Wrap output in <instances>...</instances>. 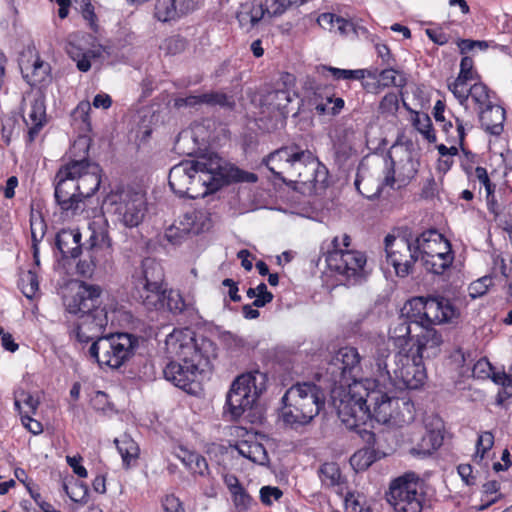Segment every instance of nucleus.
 Listing matches in <instances>:
<instances>
[{
    "instance_id": "obj_59",
    "label": "nucleus",
    "mask_w": 512,
    "mask_h": 512,
    "mask_svg": "<svg viewBox=\"0 0 512 512\" xmlns=\"http://www.w3.org/2000/svg\"><path fill=\"white\" fill-rule=\"evenodd\" d=\"M256 290V299L253 302L254 307H263L273 300V294L267 290V286L265 283H260L256 287Z\"/></svg>"
},
{
    "instance_id": "obj_5",
    "label": "nucleus",
    "mask_w": 512,
    "mask_h": 512,
    "mask_svg": "<svg viewBox=\"0 0 512 512\" xmlns=\"http://www.w3.org/2000/svg\"><path fill=\"white\" fill-rule=\"evenodd\" d=\"M281 418L291 428L304 426L317 416L325 404L322 389L312 382L292 385L282 397Z\"/></svg>"
},
{
    "instance_id": "obj_17",
    "label": "nucleus",
    "mask_w": 512,
    "mask_h": 512,
    "mask_svg": "<svg viewBox=\"0 0 512 512\" xmlns=\"http://www.w3.org/2000/svg\"><path fill=\"white\" fill-rule=\"evenodd\" d=\"M326 178V168L314 157L309 150L299 149L293 164L292 172L288 175L287 184H302L308 188H316Z\"/></svg>"
},
{
    "instance_id": "obj_64",
    "label": "nucleus",
    "mask_w": 512,
    "mask_h": 512,
    "mask_svg": "<svg viewBox=\"0 0 512 512\" xmlns=\"http://www.w3.org/2000/svg\"><path fill=\"white\" fill-rule=\"evenodd\" d=\"M458 474L461 479L467 485H475L476 484V476L473 473V468L470 464H460L457 468Z\"/></svg>"
},
{
    "instance_id": "obj_18",
    "label": "nucleus",
    "mask_w": 512,
    "mask_h": 512,
    "mask_svg": "<svg viewBox=\"0 0 512 512\" xmlns=\"http://www.w3.org/2000/svg\"><path fill=\"white\" fill-rule=\"evenodd\" d=\"M70 166H75V179L79 186L81 201L91 197L100 187L101 168L97 163L87 159L71 160Z\"/></svg>"
},
{
    "instance_id": "obj_56",
    "label": "nucleus",
    "mask_w": 512,
    "mask_h": 512,
    "mask_svg": "<svg viewBox=\"0 0 512 512\" xmlns=\"http://www.w3.org/2000/svg\"><path fill=\"white\" fill-rule=\"evenodd\" d=\"M494 444V436L490 432H484L479 435L476 443V457L482 459L487 451H489Z\"/></svg>"
},
{
    "instance_id": "obj_33",
    "label": "nucleus",
    "mask_w": 512,
    "mask_h": 512,
    "mask_svg": "<svg viewBox=\"0 0 512 512\" xmlns=\"http://www.w3.org/2000/svg\"><path fill=\"white\" fill-rule=\"evenodd\" d=\"M23 78L31 86H45L51 80L50 65L39 57L31 65L21 67Z\"/></svg>"
},
{
    "instance_id": "obj_29",
    "label": "nucleus",
    "mask_w": 512,
    "mask_h": 512,
    "mask_svg": "<svg viewBox=\"0 0 512 512\" xmlns=\"http://www.w3.org/2000/svg\"><path fill=\"white\" fill-rule=\"evenodd\" d=\"M55 244L63 258H77L81 254V233L78 229H62L56 234Z\"/></svg>"
},
{
    "instance_id": "obj_1",
    "label": "nucleus",
    "mask_w": 512,
    "mask_h": 512,
    "mask_svg": "<svg viewBox=\"0 0 512 512\" xmlns=\"http://www.w3.org/2000/svg\"><path fill=\"white\" fill-rule=\"evenodd\" d=\"M396 390L379 378L354 382L347 390L333 391L332 403L341 422L349 430L361 432L369 419L378 423L401 427L414 419V405L400 398Z\"/></svg>"
},
{
    "instance_id": "obj_25",
    "label": "nucleus",
    "mask_w": 512,
    "mask_h": 512,
    "mask_svg": "<svg viewBox=\"0 0 512 512\" xmlns=\"http://www.w3.org/2000/svg\"><path fill=\"white\" fill-rule=\"evenodd\" d=\"M89 230L91 231L89 237V249L93 253L98 251L102 252L104 258L111 256L112 252V241L109 236V224L104 217L95 218L89 224Z\"/></svg>"
},
{
    "instance_id": "obj_16",
    "label": "nucleus",
    "mask_w": 512,
    "mask_h": 512,
    "mask_svg": "<svg viewBox=\"0 0 512 512\" xmlns=\"http://www.w3.org/2000/svg\"><path fill=\"white\" fill-rule=\"evenodd\" d=\"M70 163L62 165L55 176V200L62 211L73 214L81 210L79 186L75 179V168Z\"/></svg>"
},
{
    "instance_id": "obj_2",
    "label": "nucleus",
    "mask_w": 512,
    "mask_h": 512,
    "mask_svg": "<svg viewBox=\"0 0 512 512\" xmlns=\"http://www.w3.org/2000/svg\"><path fill=\"white\" fill-rule=\"evenodd\" d=\"M225 162L216 154L182 161L169 172V186L179 196L197 198L218 190L226 177Z\"/></svg>"
},
{
    "instance_id": "obj_37",
    "label": "nucleus",
    "mask_w": 512,
    "mask_h": 512,
    "mask_svg": "<svg viewBox=\"0 0 512 512\" xmlns=\"http://www.w3.org/2000/svg\"><path fill=\"white\" fill-rule=\"evenodd\" d=\"M117 449L122 457L123 463L128 467L131 461L138 458L139 447L137 443L128 435H123L115 440Z\"/></svg>"
},
{
    "instance_id": "obj_13",
    "label": "nucleus",
    "mask_w": 512,
    "mask_h": 512,
    "mask_svg": "<svg viewBox=\"0 0 512 512\" xmlns=\"http://www.w3.org/2000/svg\"><path fill=\"white\" fill-rule=\"evenodd\" d=\"M116 221L127 228L142 223L147 212V201L142 192L132 189L121 190L108 197Z\"/></svg>"
},
{
    "instance_id": "obj_60",
    "label": "nucleus",
    "mask_w": 512,
    "mask_h": 512,
    "mask_svg": "<svg viewBox=\"0 0 512 512\" xmlns=\"http://www.w3.org/2000/svg\"><path fill=\"white\" fill-rule=\"evenodd\" d=\"M162 506L165 512H185L181 501L174 495H167L162 500Z\"/></svg>"
},
{
    "instance_id": "obj_35",
    "label": "nucleus",
    "mask_w": 512,
    "mask_h": 512,
    "mask_svg": "<svg viewBox=\"0 0 512 512\" xmlns=\"http://www.w3.org/2000/svg\"><path fill=\"white\" fill-rule=\"evenodd\" d=\"M454 260L453 252H447L436 254L433 257H423L421 258L422 265L427 272L433 273L435 275H442L444 272L450 268Z\"/></svg>"
},
{
    "instance_id": "obj_23",
    "label": "nucleus",
    "mask_w": 512,
    "mask_h": 512,
    "mask_svg": "<svg viewBox=\"0 0 512 512\" xmlns=\"http://www.w3.org/2000/svg\"><path fill=\"white\" fill-rule=\"evenodd\" d=\"M201 104L208 106H219L224 109L233 110L235 108L236 102L232 95H228L221 91H212L200 95L179 97L175 99L174 103L177 108L185 106L193 107Z\"/></svg>"
},
{
    "instance_id": "obj_54",
    "label": "nucleus",
    "mask_w": 512,
    "mask_h": 512,
    "mask_svg": "<svg viewBox=\"0 0 512 512\" xmlns=\"http://www.w3.org/2000/svg\"><path fill=\"white\" fill-rule=\"evenodd\" d=\"M458 77L467 81L479 78V75L474 71V61L469 56H464L460 62V71Z\"/></svg>"
},
{
    "instance_id": "obj_43",
    "label": "nucleus",
    "mask_w": 512,
    "mask_h": 512,
    "mask_svg": "<svg viewBox=\"0 0 512 512\" xmlns=\"http://www.w3.org/2000/svg\"><path fill=\"white\" fill-rule=\"evenodd\" d=\"M39 401L34 398L31 394L24 390L17 391L15 393L14 406L16 410L23 414H35L38 408Z\"/></svg>"
},
{
    "instance_id": "obj_21",
    "label": "nucleus",
    "mask_w": 512,
    "mask_h": 512,
    "mask_svg": "<svg viewBox=\"0 0 512 512\" xmlns=\"http://www.w3.org/2000/svg\"><path fill=\"white\" fill-rule=\"evenodd\" d=\"M299 149L298 146L282 147L270 153L263 162L275 177L283 182H287L288 175L292 172Z\"/></svg>"
},
{
    "instance_id": "obj_58",
    "label": "nucleus",
    "mask_w": 512,
    "mask_h": 512,
    "mask_svg": "<svg viewBox=\"0 0 512 512\" xmlns=\"http://www.w3.org/2000/svg\"><path fill=\"white\" fill-rule=\"evenodd\" d=\"M186 48V41L179 36H172L165 40L164 49L168 54H178Z\"/></svg>"
},
{
    "instance_id": "obj_36",
    "label": "nucleus",
    "mask_w": 512,
    "mask_h": 512,
    "mask_svg": "<svg viewBox=\"0 0 512 512\" xmlns=\"http://www.w3.org/2000/svg\"><path fill=\"white\" fill-rule=\"evenodd\" d=\"M442 441L443 437L439 432L434 430L427 431L418 446L412 448L411 452L414 455H430L442 445Z\"/></svg>"
},
{
    "instance_id": "obj_6",
    "label": "nucleus",
    "mask_w": 512,
    "mask_h": 512,
    "mask_svg": "<svg viewBox=\"0 0 512 512\" xmlns=\"http://www.w3.org/2000/svg\"><path fill=\"white\" fill-rule=\"evenodd\" d=\"M133 295L148 310L165 308L167 288L164 284V271L153 259L142 261L139 271L133 276Z\"/></svg>"
},
{
    "instance_id": "obj_40",
    "label": "nucleus",
    "mask_w": 512,
    "mask_h": 512,
    "mask_svg": "<svg viewBox=\"0 0 512 512\" xmlns=\"http://www.w3.org/2000/svg\"><path fill=\"white\" fill-rule=\"evenodd\" d=\"M165 307L174 314L196 311L193 303L186 302L179 292L173 290H167L166 292Z\"/></svg>"
},
{
    "instance_id": "obj_50",
    "label": "nucleus",
    "mask_w": 512,
    "mask_h": 512,
    "mask_svg": "<svg viewBox=\"0 0 512 512\" xmlns=\"http://www.w3.org/2000/svg\"><path fill=\"white\" fill-rule=\"evenodd\" d=\"M327 70L336 80H360L366 75L372 76V73L365 69L348 70L328 67Z\"/></svg>"
},
{
    "instance_id": "obj_44",
    "label": "nucleus",
    "mask_w": 512,
    "mask_h": 512,
    "mask_svg": "<svg viewBox=\"0 0 512 512\" xmlns=\"http://www.w3.org/2000/svg\"><path fill=\"white\" fill-rule=\"evenodd\" d=\"M415 129L423 135L430 143L436 142V135L433 129L431 118L427 114L416 113L413 119Z\"/></svg>"
},
{
    "instance_id": "obj_41",
    "label": "nucleus",
    "mask_w": 512,
    "mask_h": 512,
    "mask_svg": "<svg viewBox=\"0 0 512 512\" xmlns=\"http://www.w3.org/2000/svg\"><path fill=\"white\" fill-rule=\"evenodd\" d=\"M18 287L28 299L35 297L39 291V280L36 272L33 270L21 272Z\"/></svg>"
},
{
    "instance_id": "obj_12",
    "label": "nucleus",
    "mask_w": 512,
    "mask_h": 512,
    "mask_svg": "<svg viewBox=\"0 0 512 512\" xmlns=\"http://www.w3.org/2000/svg\"><path fill=\"white\" fill-rule=\"evenodd\" d=\"M326 262L331 271L340 277L345 286H355L367 277L366 255L353 249H338L328 252Z\"/></svg>"
},
{
    "instance_id": "obj_32",
    "label": "nucleus",
    "mask_w": 512,
    "mask_h": 512,
    "mask_svg": "<svg viewBox=\"0 0 512 512\" xmlns=\"http://www.w3.org/2000/svg\"><path fill=\"white\" fill-rule=\"evenodd\" d=\"M235 448L242 457L250 460L253 463L265 465L268 461V454L266 449L253 436L238 441L235 445Z\"/></svg>"
},
{
    "instance_id": "obj_10",
    "label": "nucleus",
    "mask_w": 512,
    "mask_h": 512,
    "mask_svg": "<svg viewBox=\"0 0 512 512\" xmlns=\"http://www.w3.org/2000/svg\"><path fill=\"white\" fill-rule=\"evenodd\" d=\"M386 499L395 512H421L424 494L419 476L407 472L392 480Z\"/></svg>"
},
{
    "instance_id": "obj_34",
    "label": "nucleus",
    "mask_w": 512,
    "mask_h": 512,
    "mask_svg": "<svg viewBox=\"0 0 512 512\" xmlns=\"http://www.w3.org/2000/svg\"><path fill=\"white\" fill-rule=\"evenodd\" d=\"M452 120H446L442 123V129L447 135V140L450 143L458 144L462 151L465 152L464 141L466 137V130H471L473 125L463 119L453 116Z\"/></svg>"
},
{
    "instance_id": "obj_19",
    "label": "nucleus",
    "mask_w": 512,
    "mask_h": 512,
    "mask_svg": "<svg viewBox=\"0 0 512 512\" xmlns=\"http://www.w3.org/2000/svg\"><path fill=\"white\" fill-rule=\"evenodd\" d=\"M27 100L23 120L28 127V140L33 142L47 121L45 96L41 89H38L29 94Z\"/></svg>"
},
{
    "instance_id": "obj_15",
    "label": "nucleus",
    "mask_w": 512,
    "mask_h": 512,
    "mask_svg": "<svg viewBox=\"0 0 512 512\" xmlns=\"http://www.w3.org/2000/svg\"><path fill=\"white\" fill-rule=\"evenodd\" d=\"M384 242L387 262L393 266L396 275L406 277L412 273L414 264L418 260L415 241L387 235Z\"/></svg>"
},
{
    "instance_id": "obj_55",
    "label": "nucleus",
    "mask_w": 512,
    "mask_h": 512,
    "mask_svg": "<svg viewBox=\"0 0 512 512\" xmlns=\"http://www.w3.org/2000/svg\"><path fill=\"white\" fill-rule=\"evenodd\" d=\"M267 18L282 15L289 7L286 0H264Z\"/></svg>"
},
{
    "instance_id": "obj_52",
    "label": "nucleus",
    "mask_w": 512,
    "mask_h": 512,
    "mask_svg": "<svg viewBox=\"0 0 512 512\" xmlns=\"http://www.w3.org/2000/svg\"><path fill=\"white\" fill-rule=\"evenodd\" d=\"M399 108V100L396 93H387L379 103V113L383 115H395Z\"/></svg>"
},
{
    "instance_id": "obj_26",
    "label": "nucleus",
    "mask_w": 512,
    "mask_h": 512,
    "mask_svg": "<svg viewBox=\"0 0 512 512\" xmlns=\"http://www.w3.org/2000/svg\"><path fill=\"white\" fill-rule=\"evenodd\" d=\"M196 8L195 0H156L155 17L161 22L176 20Z\"/></svg>"
},
{
    "instance_id": "obj_7",
    "label": "nucleus",
    "mask_w": 512,
    "mask_h": 512,
    "mask_svg": "<svg viewBox=\"0 0 512 512\" xmlns=\"http://www.w3.org/2000/svg\"><path fill=\"white\" fill-rule=\"evenodd\" d=\"M139 338L129 333H116L95 340L88 349L90 359L100 366L117 369L135 354Z\"/></svg>"
},
{
    "instance_id": "obj_61",
    "label": "nucleus",
    "mask_w": 512,
    "mask_h": 512,
    "mask_svg": "<svg viewBox=\"0 0 512 512\" xmlns=\"http://www.w3.org/2000/svg\"><path fill=\"white\" fill-rule=\"evenodd\" d=\"M250 12V26L253 27L258 24L262 19L267 17L264 3L252 5L249 9Z\"/></svg>"
},
{
    "instance_id": "obj_20",
    "label": "nucleus",
    "mask_w": 512,
    "mask_h": 512,
    "mask_svg": "<svg viewBox=\"0 0 512 512\" xmlns=\"http://www.w3.org/2000/svg\"><path fill=\"white\" fill-rule=\"evenodd\" d=\"M209 363H195L187 361H170L164 368L163 374L166 380L176 387L186 389L196 378L198 371L203 370Z\"/></svg>"
},
{
    "instance_id": "obj_14",
    "label": "nucleus",
    "mask_w": 512,
    "mask_h": 512,
    "mask_svg": "<svg viewBox=\"0 0 512 512\" xmlns=\"http://www.w3.org/2000/svg\"><path fill=\"white\" fill-rule=\"evenodd\" d=\"M328 370L334 376V382L339 383V386L333 388L331 396L336 389L347 390L350 384L361 382L357 380L362 371L358 350L349 346L340 348L332 357Z\"/></svg>"
},
{
    "instance_id": "obj_49",
    "label": "nucleus",
    "mask_w": 512,
    "mask_h": 512,
    "mask_svg": "<svg viewBox=\"0 0 512 512\" xmlns=\"http://www.w3.org/2000/svg\"><path fill=\"white\" fill-rule=\"evenodd\" d=\"M199 228L195 227L194 225L191 227H183L179 228L175 225L170 226L166 229L164 237L165 239L171 243L172 245H178L180 244L188 235L190 231H193L194 233L199 232Z\"/></svg>"
},
{
    "instance_id": "obj_30",
    "label": "nucleus",
    "mask_w": 512,
    "mask_h": 512,
    "mask_svg": "<svg viewBox=\"0 0 512 512\" xmlns=\"http://www.w3.org/2000/svg\"><path fill=\"white\" fill-rule=\"evenodd\" d=\"M482 128L491 135L498 136L503 132L505 110L500 105L489 104L479 110Z\"/></svg>"
},
{
    "instance_id": "obj_39",
    "label": "nucleus",
    "mask_w": 512,
    "mask_h": 512,
    "mask_svg": "<svg viewBox=\"0 0 512 512\" xmlns=\"http://www.w3.org/2000/svg\"><path fill=\"white\" fill-rule=\"evenodd\" d=\"M318 473L322 484L325 486H340L343 483L340 468L334 462H327L322 464Z\"/></svg>"
},
{
    "instance_id": "obj_3",
    "label": "nucleus",
    "mask_w": 512,
    "mask_h": 512,
    "mask_svg": "<svg viewBox=\"0 0 512 512\" xmlns=\"http://www.w3.org/2000/svg\"><path fill=\"white\" fill-rule=\"evenodd\" d=\"M101 293L100 286L83 282L77 293L66 300L68 313L77 316L70 337H74L79 344L93 343L103 337L109 316L106 306H102Z\"/></svg>"
},
{
    "instance_id": "obj_31",
    "label": "nucleus",
    "mask_w": 512,
    "mask_h": 512,
    "mask_svg": "<svg viewBox=\"0 0 512 512\" xmlns=\"http://www.w3.org/2000/svg\"><path fill=\"white\" fill-rule=\"evenodd\" d=\"M291 93L287 89H276L266 92L262 95L260 103L261 107L269 114L279 113L281 116H285L288 111L287 107L291 103Z\"/></svg>"
},
{
    "instance_id": "obj_24",
    "label": "nucleus",
    "mask_w": 512,
    "mask_h": 512,
    "mask_svg": "<svg viewBox=\"0 0 512 512\" xmlns=\"http://www.w3.org/2000/svg\"><path fill=\"white\" fill-rule=\"evenodd\" d=\"M420 332L416 334V346L413 353L424 357H435L439 353V348L443 343L442 335L428 324H419Z\"/></svg>"
},
{
    "instance_id": "obj_45",
    "label": "nucleus",
    "mask_w": 512,
    "mask_h": 512,
    "mask_svg": "<svg viewBox=\"0 0 512 512\" xmlns=\"http://www.w3.org/2000/svg\"><path fill=\"white\" fill-rule=\"evenodd\" d=\"M469 97L478 106L479 110L491 104L489 89L482 82L475 83L469 88Z\"/></svg>"
},
{
    "instance_id": "obj_47",
    "label": "nucleus",
    "mask_w": 512,
    "mask_h": 512,
    "mask_svg": "<svg viewBox=\"0 0 512 512\" xmlns=\"http://www.w3.org/2000/svg\"><path fill=\"white\" fill-rule=\"evenodd\" d=\"M374 461L375 457L370 449H361L350 458V464L356 471L366 470Z\"/></svg>"
},
{
    "instance_id": "obj_51",
    "label": "nucleus",
    "mask_w": 512,
    "mask_h": 512,
    "mask_svg": "<svg viewBox=\"0 0 512 512\" xmlns=\"http://www.w3.org/2000/svg\"><path fill=\"white\" fill-rule=\"evenodd\" d=\"M90 111L91 104L89 101H81L77 107L72 111L71 117L74 122L80 121L82 126L81 129H90Z\"/></svg>"
},
{
    "instance_id": "obj_62",
    "label": "nucleus",
    "mask_w": 512,
    "mask_h": 512,
    "mask_svg": "<svg viewBox=\"0 0 512 512\" xmlns=\"http://www.w3.org/2000/svg\"><path fill=\"white\" fill-rule=\"evenodd\" d=\"M66 461L68 465L72 468L73 472L80 478H86L88 476V472L84 466L81 465L82 457L80 455L77 456H67Z\"/></svg>"
},
{
    "instance_id": "obj_48",
    "label": "nucleus",
    "mask_w": 512,
    "mask_h": 512,
    "mask_svg": "<svg viewBox=\"0 0 512 512\" xmlns=\"http://www.w3.org/2000/svg\"><path fill=\"white\" fill-rule=\"evenodd\" d=\"M467 80L461 79L457 76L452 82L448 84V89L458 100L460 105L467 107V101L469 99V89L467 88Z\"/></svg>"
},
{
    "instance_id": "obj_57",
    "label": "nucleus",
    "mask_w": 512,
    "mask_h": 512,
    "mask_svg": "<svg viewBox=\"0 0 512 512\" xmlns=\"http://www.w3.org/2000/svg\"><path fill=\"white\" fill-rule=\"evenodd\" d=\"M492 365L486 358L479 359L472 368V375L478 379L490 378L492 374Z\"/></svg>"
},
{
    "instance_id": "obj_11",
    "label": "nucleus",
    "mask_w": 512,
    "mask_h": 512,
    "mask_svg": "<svg viewBox=\"0 0 512 512\" xmlns=\"http://www.w3.org/2000/svg\"><path fill=\"white\" fill-rule=\"evenodd\" d=\"M411 307L415 315L413 319L418 324L438 325L457 322L460 317L459 309L445 297L424 299L416 297L406 303V310Z\"/></svg>"
},
{
    "instance_id": "obj_4",
    "label": "nucleus",
    "mask_w": 512,
    "mask_h": 512,
    "mask_svg": "<svg viewBox=\"0 0 512 512\" xmlns=\"http://www.w3.org/2000/svg\"><path fill=\"white\" fill-rule=\"evenodd\" d=\"M390 349L378 345L373 356L375 375L379 381L387 383L394 389H418L426 379L423 359L413 353V347L408 351H399L389 362Z\"/></svg>"
},
{
    "instance_id": "obj_22",
    "label": "nucleus",
    "mask_w": 512,
    "mask_h": 512,
    "mask_svg": "<svg viewBox=\"0 0 512 512\" xmlns=\"http://www.w3.org/2000/svg\"><path fill=\"white\" fill-rule=\"evenodd\" d=\"M414 309L409 307L406 310V304L402 309V313L400 316L394 320L389 328V337L393 341L394 345L398 347L399 351H407L406 346L412 340V325H416L418 327V323L413 319L412 315H415Z\"/></svg>"
},
{
    "instance_id": "obj_42",
    "label": "nucleus",
    "mask_w": 512,
    "mask_h": 512,
    "mask_svg": "<svg viewBox=\"0 0 512 512\" xmlns=\"http://www.w3.org/2000/svg\"><path fill=\"white\" fill-rule=\"evenodd\" d=\"M66 52L69 57L76 62L77 68L81 72H87L91 68V51H84L75 43L69 41L66 45Z\"/></svg>"
},
{
    "instance_id": "obj_9",
    "label": "nucleus",
    "mask_w": 512,
    "mask_h": 512,
    "mask_svg": "<svg viewBox=\"0 0 512 512\" xmlns=\"http://www.w3.org/2000/svg\"><path fill=\"white\" fill-rule=\"evenodd\" d=\"M266 380L264 373L254 371L241 374L232 382L226 396V406L234 419L252 408L266 389Z\"/></svg>"
},
{
    "instance_id": "obj_53",
    "label": "nucleus",
    "mask_w": 512,
    "mask_h": 512,
    "mask_svg": "<svg viewBox=\"0 0 512 512\" xmlns=\"http://www.w3.org/2000/svg\"><path fill=\"white\" fill-rule=\"evenodd\" d=\"M492 285V277L491 276H483L475 281H473L469 287V295L471 298L475 299L477 297H481L487 293L489 287Z\"/></svg>"
},
{
    "instance_id": "obj_28",
    "label": "nucleus",
    "mask_w": 512,
    "mask_h": 512,
    "mask_svg": "<svg viewBox=\"0 0 512 512\" xmlns=\"http://www.w3.org/2000/svg\"><path fill=\"white\" fill-rule=\"evenodd\" d=\"M415 245L421 258L452 251L449 241L434 231L421 234L415 239Z\"/></svg>"
},
{
    "instance_id": "obj_27",
    "label": "nucleus",
    "mask_w": 512,
    "mask_h": 512,
    "mask_svg": "<svg viewBox=\"0 0 512 512\" xmlns=\"http://www.w3.org/2000/svg\"><path fill=\"white\" fill-rule=\"evenodd\" d=\"M309 104L319 116H336L343 109L345 102L342 98L335 97L334 94L318 87L309 99Z\"/></svg>"
},
{
    "instance_id": "obj_38",
    "label": "nucleus",
    "mask_w": 512,
    "mask_h": 512,
    "mask_svg": "<svg viewBox=\"0 0 512 512\" xmlns=\"http://www.w3.org/2000/svg\"><path fill=\"white\" fill-rule=\"evenodd\" d=\"M63 490L67 496L76 503L84 504L88 500V488L85 483L71 477L63 481Z\"/></svg>"
},
{
    "instance_id": "obj_63",
    "label": "nucleus",
    "mask_w": 512,
    "mask_h": 512,
    "mask_svg": "<svg viewBox=\"0 0 512 512\" xmlns=\"http://www.w3.org/2000/svg\"><path fill=\"white\" fill-rule=\"evenodd\" d=\"M21 422L24 425V427L34 435H38L43 431L42 424L39 421L30 417V415L28 414L21 415Z\"/></svg>"
},
{
    "instance_id": "obj_46",
    "label": "nucleus",
    "mask_w": 512,
    "mask_h": 512,
    "mask_svg": "<svg viewBox=\"0 0 512 512\" xmlns=\"http://www.w3.org/2000/svg\"><path fill=\"white\" fill-rule=\"evenodd\" d=\"M405 85V79L403 76L393 68H387L382 70L378 75V86L379 87H402Z\"/></svg>"
},
{
    "instance_id": "obj_8",
    "label": "nucleus",
    "mask_w": 512,
    "mask_h": 512,
    "mask_svg": "<svg viewBox=\"0 0 512 512\" xmlns=\"http://www.w3.org/2000/svg\"><path fill=\"white\" fill-rule=\"evenodd\" d=\"M165 346L167 354L179 361L210 363V359L216 356L213 342L204 338L198 342L190 328L174 329L166 337Z\"/></svg>"
}]
</instances>
